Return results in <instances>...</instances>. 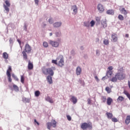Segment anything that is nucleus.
I'll use <instances>...</instances> for the list:
<instances>
[{
  "label": "nucleus",
  "mask_w": 130,
  "mask_h": 130,
  "mask_svg": "<svg viewBox=\"0 0 130 130\" xmlns=\"http://www.w3.org/2000/svg\"><path fill=\"white\" fill-rule=\"evenodd\" d=\"M95 79L96 80L97 82H99V79L98 78V77L95 76Z\"/></svg>",
  "instance_id": "nucleus-51"
},
{
  "label": "nucleus",
  "mask_w": 130,
  "mask_h": 130,
  "mask_svg": "<svg viewBox=\"0 0 130 130\" xmlns=\"http://www.w3.org/2000/svg\"><path fill=\"white\" fill-rule=\"evenodd\" d=\"M46 101H48V102H49L50 103H53V100H52V99L49 96H47L46 98Z\"/></svg>",
  "instance_id": "nucleus-27"
},
{
  "label": "nucleus",
  "mask_w": 130,
  "mask_h": 130,
  "mask_svg": "<svg viewBox=\"0 0 130 130\" xmlns=\"http://www.w3.org/2000/svg\"><path fill=\"white\" fill-rule=\"evenodd\" d=\"M113 102V100L110 97H109L107 99V105H109L110 106L111 105L112 103Z\"/></svg>",
  "instance_id": "nucleus-11"
},
{
  "label": "nucleus",
  "mask_w": 130,
  "mask_h": 130,
  "mask_svg": "<svg viewBox=\"0 0 130 130\" xmlns=\"http://www.w3.org/2000/svg\"><path fill=\"white\" fill-rule=\"evenodd\" d=\"M106 91L107 92L108 94L111 93V89L109 88V87L107 86L105 88Z\"/></svg>",
  "instance_id": "nucleus-30"
},
{
  "label": "nucleus",
  "mask_w": 130,
  "mask_h": 130,
  "mask_svg": "<svg viewBox=\"0 0 130 130\" xmlns=\"http://www.w3.org/2000/svg\"><path fill=\"white\" fill-rule=\"evenodd\" d=\"M67 119L69 121H71V120H72V117H71V116L70 115H67Z\"/></svg>",
  "instance_id": "nucleus-45"
},
{
  "label": "nucleus",
  "mask_w": 130,
  "mask_h": 130,
  "mask_svg": "<svg viewBox=\"0 0 130 130\" xmlns=\"http://www.w3.org/2000/svg\"><path fill=\"white\" fill-rule=\"evenodd\" d=\"M112 121H113V122H117V121H118V120H117V118H112Z\"/></svg>",
  "instance_id": "nucleus-42"
},
{
  "label": "nucleus",
  "mask_w": 130,
  "mask_h": 130,
  "mask_svg": "<svg viewBox=\"0 0 130 130\" xmlns=\"http://www.w3.org/2000/svg\"><path fill=\"white\" fill-rule=\"evenodd\" d=\"M12 77L15 79V81H17V82L19 81V78L15 75V74H12Z\"/></svg>",
  "instance_id": "nucleus-39"
},
{
  "label": "nucleus",
  "mask_w": 130,
  "mask_h": 130,
  "mask_svg": "<svg viewBox=\"0 0 130 130\" xmlns=\"http://www.w3.org/2000/svg\"><path fill=\"white\" fill-rule=\"evenodd\" d=\"M106 115L109 119H111V118H112V117H113V115L112 114V113L109 112H107Z\"/></svg>",
  "instance_id": "nucleus-20"
},
{
  "label": "nucleus",
  "mask_w": 130,
  "mask_h": 130,
  "mask_svg": "<svg viewBox=\"0 0 130 130\" xmlns=\"http://www.w3.org/2000/svg\"><path fill=\"white\" fill-rule=\"evenodd\" d=\"M33 63L31 62L30 60L28 61V69L29 70H33Z\"/></svg>",
  "instance_id": "nucleus-14"
},
{
  "label": "nucleus",
  "mask_w": 130,
  "mask_h": 130,
  "mask_svg": "<svg viewBox=\"0 0 130 130\" xmlns=\"http://www.w3.org/2000/svg\"><path fill=\"white\" fill-rule=\"evenodd\" d=\"M49 23H50V24H52V23H53V20L52 18H50L49 19Z\"/></svg>",
  "instance_id": "nucleus-47"
},
{
  "label": "nucleus",
  "mask_w": 130,
  "mask_h": 130,
  "mask_svg": "<svg viewBox=\"0 0 130 130\" xmlns=\"http://www.w3.org/2000/svg\"><path fill=\"white\" fill-rule=\"evenodd\" d=\"M43 46H44V47H48V44L47 43V42H44L43 43Z\"/></svg>",
  "instance_id": "nucleus-41"
},
{
  "label": "nucleus",
  "mask_w": 130,
  "mask_h": 130,
  "mask_svg": "<svg viewBox=\"0 0 130 130\" xmlns=\"http://www.w3.org/2000/svg\"><path fill=\"white\" fill-rule=\"evenodd\" d=\"M94 25H95V21H94V20H92L90 22V26H91V27H94Z\"/></svg>",
  "instance_id": "nucleus-43"
},
{
  "label": "nucleus",
  "mask_w": 130,
  "mask_h": 130,
  "mask_svg": "<svg viewBox=\"0 0 130 130\" xmlns=\"http://www.w3.org/2000/svg\"><path fill=\"white\" fill-rule=\"evenodd\" d=\"M3 57L5 59H8V58H9V54H8V53L7 52L3 53Z\"/></svg>",
  "instance_id": "nucleus-24"
},
{
  "label": "nucleus",
  "mask_w": 130,
  "mask_h": 130,
  "mask_svg": "<svg viewBox=\"0 0 130 130\" xmlns=\"http://www.w3.org/2000/svg\"><path fill=\"white\" fill-rule=\"evenodd\" d=\"M8 78V81L10 83H12V78L11 77V75H7Z\"/></svg>",
  "instance_id": "nucleus-36"
},
{
  "label": "nucleus",
  "mask_w": 130,
  "mask_h": 130,
  "mask_svg": "<svg viewBox=\"0 0 130 130\" xmlns=\"http://www.w3.org/2000/svg\"><path fill=\"white\" fill-rule=\"evenodd\" d=\"M116 77H117L118 80L121 81V80H124L125 79V75L122 73H118L116 74Z\"/></svg>",
  "instance_id": "nucleus-6"
},
{
  "label": "nucleus",
  "mask_w": 130,
  "mask_h": 130,
  "mask_svg": "<svg viewBox=\"0 0 130 130\" xmlns=\"http://www.w3.org/2000/svg\"><path fill=\"white\" fill-rule=\"evenodd\" d=\"M104 44H105V45H108V44H109V40H107V39H105L104 40Z\"/></svg>",
  "instance_id": "nucleus-33"
},
{
  "label": "nucleus",
  "mask_w": 130,
  "mask_h": 130,
  "mask_svg": "<svg viewBox=\"0 0 130 130\" xmlns=\"http://www.w3.org/2000/svg\"><path fill=\"white\" fill-rule=\"evenodd\" d=\"M82 73V69L80 67H78L76 69V75L77 76H80Z\"/></svg>",
  "instance_id": "nucleus-12"
},
{
  "label": "nucleus",
  "mask_w": 130,
  "mask_h": 130,
  "mask_svg": "<svg viewBox=\"0 0 130 130\" xmlns=\"http://www.w3.org/2000/svg\"><path fill=\"white\" fill-rule=\"evenodd\" d=\"M111 38L113 42H116V41H117V40H118L117 35L115 33H113L111 35Z\"/></svg>",
  "instance_id": "nucleus-10"
},
{
  "label": "nucleus",
  "mask_w": 130,
  "mask_h": 130,
  "mask_svg": "<svg viewBox=\"0 0 130 130\" xmlns=\"http://www.w3.org/2000/svg\"><path fill=\"white\" fill-rule=\"evenodd\" d=\"M101 24L102 26H103V28H106V27H107V23L106 22V19L102 20Z\"/></svg>",
  "instance_id": "nucleus-13"
},
{
  "label": "nucleus",
  "mask_w": 130,
  "mask_h": 130,
  "mask_svg": "<svg viewBox=\"0 0 130 130\" xmlns=\"http://www.w3.org/2000/svg\"><path fill=\"white\" fill-rule=\"evenodd\" d=\"M57 60H59L57 63L58 67H60L62 68L63 66H64V60L63 59V57L59 56L57 57Z\"/></svg>",
  "instance_id": "nucleus-5"
},
{
  "label": "nucleus",
  "mask_w": 130,
  "mask_h": 130,
  "mask_svg": "<svg viewBox=\"0 0 130 130\" xmlns=\"http://www.w3.org/2000/svg\"><path fill=\"white\" fill-rule=\"evenodd\" d=\"M98 10L99 11L100 13H103L104 12V7H103V5L101 4H99L98 5Z\"/></svg>",
  "instance_id": "nucleus-9"
},
{
  "label": "nucleus",
  "mask_w": 130,
  "mask_h": 130,
  "mask_svg": "<svg viewBox=\"0 0 130 130\" xmlns=\"http://www.w3.org/2000/svg\"><path fill=\"white\" fill-rule=\"evenodd\" d=\"M101 20V18L100 17H95V20L96 21V22H100Z\"/></svg>",
  "instance_id": "nucleus-44"
},
{
  "label": "nucleus",
  "mask_w": 130,
  "mask_h": 130,
  "mask_svg": "<svg viewBox=\"0 0 130 130\" xmlns=\"http://www.w3.org/2000/svg\"><path fill=\"white\" fill-rule=\"evenodd\" d=\"M21 82L22 84H24V81H25V76L24 75L21 76Z\"/></svg>",
  "instance_id": "nucleus-35"
},
{
  "label": "nucleus",
  "mask_w": 130,
  "mask_h": 130,
  "mask_svg": "<svg viewBox=\"0 0 130 130\" xmlns=\"http://www.w3.org/2000/svg\"><path fill=\"white\" fill-rule=\"evenodd\" d=\"M117 79H118L117 78V77H116V74L115 77H112V78L111 79V81L115 82L117 81Z\"/></svg>",
  "instance_id": "nucleus-29"
},
{
  "label": "nucleus",
  "mask_w": 130,
  "mask_h": 130,
  "mask_svg": "<svg viewBox=\"0 0 130 130\" xmlns=\"http://www.w3.org/2000/svg\"><path fill=\"white\" fill-rule=\"evenodd\" d=\"M57 61H58V60H57V58H56V60H52V63H54L55 64H56L57 66V63H58Z\"/></svg>",
  "instance_id": "nucleus-40"
},
{
  "label": "nucleus",
  "mask_w": 130,
  "mask_h": 130,
  "mask_svg": "<svg viewBox=\"0 0 130 130\" xmlns=\"http://www.w3.org/2000/svg\"><path fill=\"white\" fill-rule=\"evenodd\" d=\"M125 123L126 124H129L130 123V116H127L126 119L125 120Z\"/></svg>",
  "instance_id": "nucleus-22"
},
{
  "label": "nucleus",
  "mask_w": 130,
  "mask_h": 130,
  "mask_svg": "<svg viewBox=\"0 0 130 130\" xmlns=\"http://www.w3.org/2000/svg\"><path fill=\"white\" fill-rule=\"evenodd\" d=\"M56 35L57 37H59V36H60V32H56Z\"/></svg>",
  "instance_id": "nucleus-49"
},
{
  "label": "nucleus",
  "mask_w": 130,
  "mask_h": 130,
  "mask_svg": "<svg viewBox=\"0 0 130 130\" xmlns=\"http://www.w3.org/2000/svg\"><path fill=\"white\" fill-rule=\"evenodd\" d=\"M57 124V122L55 121V120L52 119L51 122H47L46 125L47 126V129H50L51 126L53 127H56V124Z\"/></svg>",
  "instance_id": "nucleus-3"
},
{
  "label": "nucleus",
  "mask_w": 130,
  "mask_h": 130,
  "mask_svg": "<svg viewBox=\"0 0 130 130\" xmlns=\"http://www.w3.org/2000/svg\"><path fill=\"white\" fill-rule=\"evenodd\" d=\"M34 122H35V124H37V125H40V124L39 123V122H38V121H37V120H36V119H35Z\"/></svg>",
  "instance_id": "nucleus-46"
},
{
  "label": "nucleus",
  "mask_w": 130,
  "mask_h": 130,
  "mask_svg": "<svg viewBox=\"0 0 130 130\" xmlns=\"http://www.w3.org/2000/svg\"><path fill=\"white\" fill-rule=\"evenodd\" d=\"M71 100H72L73 104H76V103H77V102H78V100L77 99V98L74 96H72Z\"/></svg>",
  "instance_id": "nucleus-17"
},
{
  "label": "nucleus",
  "mask_w": 130,
  "mask_h": 130,
  "mask_svg": "<svg viewBox=\"0 0 130 130\" xmlns=\"http://www.w3.org/2000/svg\"><path fill=\"white\" fill-rule=\"evenodd\" d=\"M112 75V72L110 70H109L107 72V76H110Z\"/></svg>",
  "instance_id": "nucleus-38"
},
{
  "label": "nucleus",
  "mask_w": 130,
  "mask_h": 130,
  "mask_svg": "<svg viewBox=\"0 0 130 130\" xmlns=\"http://www.w3.org/2000/svg\"><path fill=\"white\" fill-rule=\"evenodd\" d=\"M120 12L121 14H123V15H127V11L125 10L124 8H123L120 10Z\"/></svg>",
  "instance_id": "nucleus-23"
},
{
  "label": "nucleus",
  "mask_w": 130,
  "mask_h": 130,
  "mask_svg": "<svg viewBox=\"0 0 130 130\" xmlns=\"http://www.w3.org/2000/svg\"><path fill=\"white\" fill-rule=\"evenodd\" d=\"M72 10H73V12L77 14L78 13V7L76 5L72 6Z\"/></svg>",
  "instance_id": "nucleus-15"
},
{
  "label": "nucleus",
  "mask_w": 130,
  "mask_h": 130,
  "mask_svg": "<svg viewBox=\"0 0 130 130\" xmlns=\"http://www.w3.org/2000/svg\"><path fill=\"white\" fill-rule=\"evenodd\" d=\"M88 104H91V100H90V99L88 100Z\"/></svg>",
  "instance_id": "nucleus-53"
},
{
  "label": "nucleus",
  "mask_w": 130,
  "mask_h": 130,
  "mask_svg": "<svg viewBox=\"0 0 130 130\" xmlns=\"http://www.w3.org/2000/svg\"><path fill=\"white\" fill-rule=\"evenodd\" d=\"M50 36H52V32H50Z\"/></svg>",
  "instance_id": "nucleus-55"
},
{
  "label": "nucleus",
  "mask_w": 130,
  "mask_h": 130,
  "mask_svg": "<svg viewBox=\"0 0 130 130\" xmlns=\"http://www.w3.org/2000/svg\"><path fill=\"white\" fill-rule=\"evenodd\" d=\"M101 100L104 103H105V102H106V100H107V99L106 98V96H103L101 98Z\"/></svg>",
  "instance_id": "nucleus-34"
},
{
  "label": "nucleus",
  "mask_w": 130,
  "mask_h": 130,
  "mask_svg": "<svg viewBox=\"0 0 130 130\" xmlns=\"http://www.w3.org/2000/svg\"><path fill=\"white\" fill-rule=\"evenodd\" d=\"M118 19H119L120 21H123L124 20V17L121 14H119L118 17Z\"/></svg>",
  "instance_id": "nucleus-31"
},
{
  "label": "nucleus",
  "mask_w": 130,
  "mask_h": 130,
  "mask_svg": "<svg viewBox=\"0 0 130 130\" xmlns=\"http://www.w3.org/2000/svg\"><path fill=\"white\" fill-rule=\"evenodd\" d=\"M84 25L85 27H87V28H89V27H90V23H89V22H84Z\"/></svg>",
  "instance_id": "nucleus-37"
},
{
  "label": "nucleus",
  "mask_w": 130,
  "mask_h": 130,
  "mask_svg": "<svg viewBox=\"0 0 130 130\" xmlns=\"http://www.w3.org/2000/svg\"><path fill=\"white\" fill-rule=\"evenodd\" d=\"M107 0H103V2H106Z\"/></svg>",
  "instance_id": "nucleus-56"
},
{
  "label": "nucleus",
  "mask_w": 130,
  "mask_h": 130,
  "mask_svg": "<svg viewBox=\"0 0 130 130\" xmlns=\"http://www.w3.org/2000/svg\"><path fill=\"white\" fill-rule=\"evenodd\" d=\"M81 128L82 129H87V128H89V129H92L93 128V125H92V122H89L88 123L84 122L81 125Z\"/></svg>",
  "instance_id": "nucleus-2"
},
{
  "label": "nucleus",
  "mask_w": 130,
  "mask_h": 130,
  "mask_svg": "<svg viewBox=\"0 0 130 130\" xmlns=\"http://www.w3.org/2000/svg\"><path fill=\"white\" fill-rule=\"evenodd\" d=\"M47 80L49 84H52V77L50 76H48L47 77Z\"/></svg>",
  "instance_id": "nucleus-19"
},
{
  "label": "nucleus",
  "mask_w": 130,
  "mask_h": 130,
  "mask_svg": "<svg viewBox=\"0 0 130 130\" xmlns=\"http://www.w3.org/2000/svg\"><path fill=\"white\" fill-rule=\"evenodd\" d=\"M13 87L14 90L15 91V92H19V87H18V86H17L15 84H13Z\"/></svg>",
  "instance_id": "nucleus-28"
},
{
  "label": "nucleus",
  "mask_w": 130,
  "mask_h": 130,
  "mask_svg": "<svg viewBox=\"0 0 130 130\" xmlns=\"http://www.w3.org/2000/svg\"><path fill=\"white\" fill-rule=\"evenodd\" d=\"M55 70H56V68H55V67L49 68L43 67L42 69V71L44 75H50V76H53V75H54V72L53 71H55Z\"/></svg>",
  "instance_id": "nucleus-1"
},
{
  "label": "nucleus",
  "mask_w": 130,
  "mask_h": 130,
  "mask_svg": "<svg viewBox=\"0 0 130 130\" xmlns=\"http://www.w3.org/2000/svg\"><path fill=\"white\" fill-rule=\"evenodd\" d=\"M11 73H12V67L9 66L8 69L7 71L6 75H11Z\"/></svg>",
  "instance_id": "nucleus-21"
},
{
  "label": "nucleus",
  "mask_w": 130,
  "mask_h": 130,
  "mask_svg": "<svg viewBox=\"0 0 130 130\" xmlns=\"http://www.w3.org/2000/svg\"><path fill=\"white\" fill-rule=\"evenodd\" d=\"M129 35L128 34H126L125 35V37L126 38H128V37H129Z\"/></svg>",
  "instance_id": "nucleus-52"
},
{
  "label": "nucleus",
  "mask_w": 130,
  "mask_h": 130,
  "mask_svg": "<svg viewBox=\"0 0 130 130\" xmlns=\"http://www.w3.org/2000/svg\"><path fill=\"white\" fill-rule=\"evenodd\" d=\"M105 77H104L103 78H102V80H103V79Z\"/></svg>",
  "instance_id": "nucleus-57"
},
{
  "label": "nucleus",
  "mask_w": 130,
  "mask_h": 130,
  "mask_svg": "<svg viewBox=\"0 0 130 130\" xmlns=\"http://www.w3.org/2000/svg\"><path fill=\"white\" fill-rule=\"evenodd\" d=\"M53 26L55 28H58L61 26V22H55L53 24Z\"/></svg>",
  "instance_id": "nucleus-16"
},
{
  "label": "nucleus",
  "mask_w": 130,
  "mask_h": 130,
  "mask_svg": "<svg viewBox=\"0 0 130 130\" xmlns=\"http://www.w3.org/2000/svg\"><path fill=\"white\" fill-rule=\"evenodd\" d=\"M123 100H124V98H123V96H119L118 99H117V101L118 102H121L123 101Z\"/></svg>",
  "instance_id": "nucleus-25"
},
{
  "label": "nucleus",
  "mask_w": 130,
  "mask_h": 130,
  "mask_svg": "<svg viewBox=\"0 0 130 130\" xmlns=\"http://www.w3.org/2000/svg\"><path fill=\"white\" fill-rule=\"evenodd\" d=\"M108 15H114V11L113 10H109L107 11Z\"/></svg>",
  "instance_id": "nucleus-26"
},
{
  "label": "nucleus",
  "mask_w": 130,
  "mask_h": 130,
  "mask_svg": "<svg viewBox=\"0 0 130 130\" xmlns=\"http://www.w3.org/2000/svg\"><path fill=\"white\" fill-rule=\"evenodd\" d=\"M96 54H98V52H99V51H98V50H97L96 51Z\"/></svg>",
  "instance_id": "nucleus-54"
},
{
  "label": "nucleus",
  "mask_w": 130,
  "mask_h": 130,
  "mask_svg": "<svg viewBox=\"0 0 130 130\" xmlns=\"http://www.w3.org/2000/svg\"><path fill=\"white\" fill-rule=\"evenodd\" d=\"M35 3L37 6H38L39 3V0H35Z\"/></svg>",
  "instance_id": "nucleus-48"
},
{
  "label": "nucleus",
  "mask_w": 130,
  "mask_h": 130,
  "mask_svg": "<svg viewBox=\"0 0 130 130\" xmlns=\"http://www.w3.org/2000/svg\"><path fill=\"white\" fill-rule=\"evenodd\" d=\"M35 95L36 97H39V95H40V91L39 90H37L35 92Z\"/></svg>",
  "instance_id": "nucleus-32"
},
{
  "label": "nucleus",
  "mask_w": 130,
  "mask_h": 130,
  "mask_svg": "<svg viewBox=\"0 0 130 130\" xmlns=\"http://www.w3.org/2000/svg\"><path fill=\"white\" fill-rule=\"evenodd\" d=\"M26 51H23L22 52V55H23V58L26 60L27 59H28V56H27V53H26Z\"/></svg>",
  "instance_id": "nucleus-18"
},
{
  "label": "nucleus",
  "mask_w": 130,
  "mask_h": 130,
  "mask_svg": "<svg viewBox=\"0 0 130 130\" xmlns=\"http://www.w3.org/2000/svg\"><path fill=\"white\" fill-rule=\"evenodd\" d=\"M31 46H30L29 44H26L24 47V51H25V52H27V53H29L31 52Z\"/></svg>",
  "instance_id": "nucleus-8"
},
{
  "label": "nucleus",
  "mask_w": 130,
  "mask_h": 130,
  "mask_svg": "<svg viewBox=\"0 0 130 130\" xmlns=\"http://www.w3.org/2000/svg\"><path fill=\"white\" fill-rule=\"evenodd\" d=\"M5 4H3L4 8L7 13L10 12V7H11V2L9 0H6L5 1Z\"/></svg>",
  "instance_id": "nucleus-4"
},
{
  "label": "nucleus",
  "mask_w": 130,
  "mask_h": 130,
  "mask_svg": "<svg viewBox=\"0 0 130 130\" xmlns=\"http://www.w3.org/2000/svg\"><path fill=\"white\" fill-rule=\"evenodd\" d=\"M49 43L53 47H58L59 43L56 41H49Z\"/></svg>",
  "instance_id": "nucleus-7"
},
{
  "label": "nucleus",
  "mask_w": 130,
  "mask_h": 130,
  "mask_svg": "<svg viewBox=\"0 0 130 130\" xmlns=\"http://www.w3.org/2000/svg\"><path fill=\"white\" fill-rule=\"evenodd\" d=\"M108 70H109V71H112V70H113V68L111 66H110L108 68Z\"/></svg>",
  "instance_id": "nucleus-50"
}]
</instances>
